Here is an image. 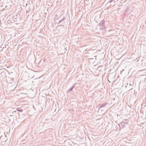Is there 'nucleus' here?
<instances>
[{
  "label": "nucleus",
  "mask_w": 146,
  "mask_h": 146,
  "mask_svg": "<svg viewBox=\"0 0 146 146\" xmlns=\"http://www.w3.org/2000/svg\"><path fill=\"white\" fill-rule=\"evenodd\" d=\"M108 104V103L107 102H104L102 104H99L98 105V107L100 108L103 107H105V106Z\"/></svg>",
  "instance_id": "nucleus-1"
},
{
  "label": "nucleus",
  "mask_w": 146,
  "mask_h": 146,
  "mask_svg": "<svg viewBox=\"0 0 146 146\" xmlns=\"http://www.w3.org/2000/svg\"><path fill=\"white\" fill-rule=\"evenodd\" d=\"M100 26L102 27L101 28V29H103L104 28V24H105V22L104 21L102 20L101 21L100 23L99 24Z\"/></svg>",
  "instance_id": "nucleus-2"
},
{
  "label": "nucleus",
  "mask_w": 146,
  "mask_h": 146,
  "mask_svg": "<svg viewBox=\"0 0 146 146\" xmlns=\"http://www.w3.org/2000/svg\"><path fill=\"white\" fill-rule=\"evenodd\" d=\"M117 1V0H110L107 3V4H108V3H111L114 2V3H115L116 1Z\"/></svg>",
  "instance_id": "nucleus-3"
},
{
  "label": "nucleus",
  "mask_w": 146,
  "mask_h": 146,
  "mask_svg": "<svg viewBox=\"0 0 146 146\" xmlns=\"http://www.w3.org/2000/svg\"><path fill=\"white\" fill-rule=\"evenodd\" d=\"M74 86L75 85L74 84L72 86V87L69 89V91H72L73 89L74 88Z\"/></svg>",
  "instance_id": "nucleus-4"
},
{
  "label": "nucleus",
  "mask_w": 146,
  "mask_h": 146,
  "mask_svg": "<svg viewBox=\"0 0 146 146\" xmlns=\"http://www.w3.org/2000/svg\"><path fill=\"white\" fill-rule=\"evenodd\" d=\"M64 18H63V19H61V20H60L58 22V24H59L61 22H62L63 21H64Z\"/></svg>",
  "instance_id": "nucleus-5"
},
{
  "label": "nucleus",
  "mask_w": 146,
  "mask_h": 146,
  "mask_svg": "<svg viewBox=\"0 0 146 146\" xmlns=\"http://www.w3.org/2000/svg\"><path fill=\"white\" fill-rule=\"evenodd\" d=\"M17 110L18 111L22 112L23 111L22 110L20 109L19 108H17Z\"/></svg>",
  "instance_id": "nucleus-6"
},
{
  "label": "nucleus",
  "mask_w": 146,
  "mask_h": 146,
  "mask_svg": "<svg viewBox=\"0 0 146 146\" xmlns=\"http://www.w3.org/2000/svg\"><path fill=\"white\" fill-rule=\"evenodd\" d=\"M3 46H0V51H2V50L4 48V47H2ZM5 48H6V47H5Z\"/></svg>",
  "instance_id": "nucleus-7"
},
{
  "label": "nucleus",
  "mask_w": 146,
  "mask_h": 146,
  "mask_svg": "<svg viewBox=\"0 0 146 146\" xmlns=\"http://www.w3.org/2000/svg\"><path fill=\"white\" fill-rule=\"evenodd\" d=\"M129 8H127L125 10V12H129Z\"/></svg>",
  "instance_id": "nucleus-8"
},
{
  "label": "nucleus",
  "mask_w": 146,
  "mask_h": 146,
  "mask_svg": "<svg viewBox=\"0 0 146 146\" xmlns=\"http://www.w3.org/2000/svg\"><path fill=\"white\" fill-rule=\"evenodd\" d=\"M125 14H129L128 12H125Z\"/></svg>",
  "instance_id": "nucleus-9"
},
{
  "label": "nucleus",
  "mask_w": 146,
  "mask_h": 146,
  "mask_svg": "<svg viewBox=\"0 0 146 146\" xmlns=\"http://www.w3.org/2000/svg\"><path fill=\"white\" fill-rule=\"evenodd\" d=\"M13 20L15 22L17 21L16 19L15 18H14V19H13Z\"/></svg>",
  "instance_id": "nucleus-10"
},
{
  "label": "nucleus",
  "mask_w": 146,
  "mask_h": 146,
  "mask_svg": "<svg viewBox=\"0 0 146 146\" xmlns=\"http://www.w3.org/2000/svg\"><path fill=\"white\" fill-rule=\"evenodd\" d=\"M16 112V111H13V112H12V113H13V114H14V112L15 113Z\"/></svg>",
  "instance_id": "nucleus-11"
},
{
  "label": "nucleus",
  "mask_w": 146,
  "mask_h": 146,
  "mask_svg": "<svg viewBox=\"0 0 146 146\" xmlns=\"http://www.w3.org/2000/svg\"><path fill=\"white\" fill-rule=\"evenodd\" d=\"M45 60H46L45 59H44V61H45Z\"/></svg>",
  "instance_id": "nucleus-12"
},
{
  "label": "nucleus",
  "mask_w": 146,
  "mask_h": 146,
  "mask_svg": "<svg viewBox=\"0 0 146 146\" xmlns=\"http://www.w3.org/2000/svg\"><path fill=\"white\" fill-rule=\"evenodd\" d=\"M141 45H142V44H141L140 46H141Z\"/></svg>",
  "instance_id": "nucleus-13"
},
{
  "label": "nucleus",
  "mask_w": 146,
  "mask_h": 146,
  "mask_svg": "<svg viewBox=\"0 0 146 146\" xmlns=\"http://www.w3.org/2000/svg\"><path fill=\"white\" fill-rule=\"evenodd\" d=\"M19 45H20V44H19L18 45V46H19Z\"/></svg>",
  "instance_id": "nucleus-14"
},
{
  "label": "nucleus",
  "mask_w": 146,
  "mask_h": 146,
  "mask_svg": "<svg viewBox=\"0 0 146 146\" xmlns=\"http://www.w3.org/2000/svg\"><path fill=\"white\" fill-rule=\"evenodd\" d=\"M143 45H144V46H145V45H144V44H143Z\"/></svg>",
  "instance_id": "nucleus-15"
},
{
  "label": "nucleus",
  "mask_w": 146,
  "mask_h": 146,
  "mask_svg": "<svg viewBox=\"0 0 146 146\" xmlns=\"http://www.w3.org/2000/svg\"><path fill=\"white\" fill-rule=\"evenodd\" d=\"M17 44H15V46H16L17 45Z\"/></svg>",
  "instance_id": "nucleus-16"
}]
</instances>
